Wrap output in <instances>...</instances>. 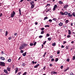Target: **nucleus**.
<instances>
[{"mask_svg": "<svg viewBox=\"0 0 75 75\" xmlns=\"http://www.w3.org/2000/svg\"><path fill=\"white\" fill-rule=\"evenodd\" d=\"M25 64L24 63L22 64V66L23 67H24V66H25Z\"/></svg>", "mask_w": 75, "mask_h": 75, "instance_id": "393cba45", "label": "nucleus"}, {"mask_svg": "<svg viewBox=\"0 0 75 75\" xmlns=\"http://www.w3.org/2000/svg\"><path fill=\"white\" fill-rule=\"evenodd\" d=\"M16 71H15V74H17V72H18V68L17 67H16Z\"/></svg>", "mask_w": 75, "mask_h": 75, "instance_id": "4468645a", "label": "nucleus"}, {"mask_svg": "<svg viewBox=\"0 0 75 75\" xmlns=\"http://www.w3.org/2000/svg\"><path fill=\"white\" fill-rule=\"evenodd\" d=\"M7 69L8 70V71L10 72V70L11 69V68L10 67H8L7 68Z\"/></svg>", "mask_w": 75, "mask_h": 75, "instance_id": "ddd939ff", "label": "nucleus"}, {"mask_svg": "<svg viewBox=\"0 0 75 75\" xmlns=\"http://www.w3.org/2000/svg\"><path fill=\"white\" fill-rule=\"evenodd\" d=\"M20 52L21 53H23V52H24V51H23V50H21L20 51Z\"/></svg>", "mask_w": 75, "mask_h": 75, "instance_id": "c9c22d12", "label": "nucleus"}, {"mask_svg": "<svg viewBox=\"0 0 75 75\" xmlns=\"http://www.w3.org/2000/svg\"><path fill=\"white\" fill-rule=\"evenodd\" d=\"M42 36H41V35H40L39 36V38H42Z\"/></svg>", "mask_w": 75, "mask_h": 75, "instance_id": "8fccbe9b", "label": "nucleus"}, {"mask_svg": "<svg viewBox=\"0 0 75 75\" xmlns=\"http://www.w3.org/2000/svg\"><path fill=\"white\" fill-rule=\"evenodd\" d=\"M57 19L56 18H54L52 19V20H54V21H56Z\"/></svg>", "mask_w": 75, "mask_h": 75, "instance_id": "79ce46f5", "label": "nucleus"}, {"mask_svg": "<svg viewBox=\"0 0 75 75\" xmlns=\"http://www.w3.org/2000/svg\"><path fill=\"white\" fill-rule=\"evenodd\" d=\"M30 46H33V43H30Z\"/></svg>", "mask_w": 75, "mask_h": 75, "instance_id": "58836bf2", "label": "nucleus"}, {"mask_svg": "<svg viewBox=\"0 0 75 75\" xmlns=\"http://www.w3.org/2000/svg\"><path fill=\"white\" fill-rule=\"evenodd\" d=\"M54 8H57V7H58V6H57V5H54Z\"/></svg>", "mask_w": 75, "mask_h": 75, "instance_id": "bb28decb", "label": "nucleus"}, {"mask_svg": "<svg viewBox=\"0 0 75 75\" xmlns=\"http://www.w3.org/2000/svg\"><path fill=\"white\" fill-rule=\"evenodd\" d=\"M67 62H69V59H67Z\"/></svg>", "mask_w": 75, "mask_h": 75, "instance_id": "13d9d810", "label": "nucleus"}, {"mask_svg": "<svg viewBox=\"0 0 75 75\" xmlns=\"http://www.w3.org/2000/svg\"><path fill=\"white\" fill-rule=\"evenodd\" d=\"M7 34H8V33H7V31H6V33H5V35L6 36H7Z\"/></svg>", "mask_w": 75, "mask_h": 75, "instance_id": "f704fd0d", "label": "nucleus"}, {"mask_svg": "<svg viewBox=\"0 0 75 75\" xmlns=\"http://www.w3.org/2000/svg\"><path fill=\"white\" fill-rule=\"evenodd\" d=\"M51 10V8H49L46 9L45 10V11H46V13H48V12L50 11Z\"/></svg>", "mask_w": 75, "mask_h": 75, "instance_id": "7ed1b4c3", "label": "nucleus"}, {"mask_svg": "<svg viewBox=\"0 0 75 75\" xmlns=\"http://www.w3.org/2000/svg\"><path fill=\"white\" fill-rule=\"evenodd\" d=\"M36 44H37V42H35L33 44L34 46H35V45H36Z\"/></svg>", "mask_w": 75, "mask_h": 75, "instance_id": "37998d69", "label": "nucleus"}, {"mask_svg": "<svg viewBox=\"0 0 75 75\" xmlns=\"http://www.w3.org/2000/svg\"><path fill=\"white\" fill-rule=\"evenodd\" d=\"M46 42H47V41H45V42L43 43V45H45V43H46Z\"/></svg>", "mask_w": 75, "mask_h": 75, "instance_id": "09e8293b", "label": "nucleus"}, {"mask_svg": "<svg viewBox=\"0 0 75 75\" xmlns=\"http://www.w3.org/2000/svg\"><path fill=\"white\" fill-rule=\"evenodd\" d=\"M41 30H42V31H43V30H44V28H42Z\"/></svg>", "mask_w": 75, "mask_h": 75, "instance_id": "0e129e2a", "label": "nucleus"}, {"mask_svg": "<svg viewBox=\"0 0 75 75\" xmlns=\"http://www.w3.org/2000/svg\"><path fill=\"white\" fill-rule=\"evenodd\" d=\"M66 43H67V42H66V41H64L63 42V44H65Z\"/></svg>", "mask_w": 75, "mask_h": 75, "instance_id": "69168bd1", "label": "nucleus"}, {"mask_svg": "<svg viewBox=\"0 0 75 75\" xmlns=\"http://www.w3.org/2000/svg\"><path fill=\"white\" fill-rule=\"evenodd\" d=\"M64 15H65L66 16H67V15H68V12H64Z\"/></svg>", "mask_w": 75, "mask_h": 75, "instance_id": "dca6fc26", "label": "nucleus"}, {"mask_svg": "<svg viewBox=\"0 0 75 75\" xmlns=\"http://www.w3.org/2000/svg\"><path fill=\"white\" fill-rule=\"evenodd\" d=\"M46 36H47V37H49L50 36V35L48 33H47L46 35Z\"/></svg>", "mask_w": 75, "mask_h": 75, "instance_id": "864d4df0", "label": "nucleus"}, {"mask_svg": "<svg viewBox=\"0 0 75 75\" xmlns=\"http://www.w3.org/2000/svg\"><path fill=\"white\" fill-rule=\"evenodd\" d=\"M72 15H73V16L74 17H75V13L73 12L72 13Z\"/></svg>", "mask_w": 75, "mask_h": 75, "instance_id": "7c9ffc66", "label": "nucleus"}, {"mask_svg": "<svg viewBox=\"0 0 75 75\" xmlns=\"http://www.w3.org/2000/svg\"><path fill=\"white\" fill-rule=\"evenodd\" d=\"M22 45L23 46V48H25V47H27V46L28 45V44L25 43H23V44Z\"/></svg>", "mask_w": 75, "mask_h": 75, "instance_id": "20e7f679", "label": "nucleus"}, {"mask_svg": "<svg viewBox=\"0 0 75 75\" xmlns=\"http://www.w3.org/2000/svg\"><path fill=\"white\" fill-rule=\"evenodd\" d=\"M2 54H4V52L3 51L1 52Z\"/></svg>", "mask_w": 75, "mask_h": 75, "instance_id": "e2e57ef3", "label": "nucleus"}, {"mask_svg": "<svg viewBox=\"0 0 75 75\" xmlns=\"http://www.w3.org/2000/svg\"><path fill=\"white\" fill-rule=\"evenodd\" d=\"M65 22H66V24H67V23H68V22H69V20H66Z\"/></svg>", "mask_w": 75, "mask_h": 75, "instance_id": "4be33fe9", "label": "nucleus"}, {"mask_svg": "<svg viewBox=\"0 0 75 75\" xmlns=\"http://www.w3.org/2000/svg\"><path fill=\"white\" fill-rule=\"evenodd\" d=\"M15 15L16 13H15V12H14V11H13V13H11V18H13V17H14V16Z\"/></svg>", "mask_w": 75, "mask_h": 75, "instance_id": "f257e3e1", "label": "nucleus"}, {"mask_svg": "<svg viewBox=\"0 0 75 75\" xmlns=\"http://www.w3.org/2000/svg\"><path fill=\"white\" fill-rule=\"evenodd\" d=\"M3 16V14H2V13H1L0 14V17H1V16Z\"/></svg>", "mask_w": 75, "mask_h": 75, "instance_id": "49530a36", "label": "nucleus"}, {"mask_svg": "<svg viewBox=\"0 0 75 75\" xmlns=\"http://www.w3.org/2000/svg\"><path fill=\"white\" fill-rule=\"evenodd\" d=\"M56 45V44H55V42L52 43V45H53V46H55Z\"/></svg>", "mask_w": 75, "mask_h": 75, "instance_id": "a878e982", "label": "nucleus"}, {"mask_svg": "<svg viewBox=\"0 0 75 75\" xmlns=\"http://www.w3.org/2000/svg\"><path fill=\"white\" fill-rule=\"evenodd\" d=\"M12 38H11V37H9L8 38V39L9 40H11V39Z\"/></svg>", "mask_w": 75, "mask_h": 75, "instance_id": "ea45409f", "label": "nucleus"}, {"mask_svg": "<svg viewBox=\"0 0 75 75\" xmlns=\"http://www.w3.org/2000/svg\"><path fill=\"white\" fill-rule=\"evenodd\" d=\"M44 33V31H42L41 32V34H43Z\"/></svg>", "mask_w": 75, "mask_h": 75, "instance_id": "473e14b6", "label": "nucleus"}, {"mask_svg": "<svg viewBox=\"0 0 75 75\" xmlns=\"http://www.w3.org/2000/svg\"><path fill=\"white\" fill-rule=\"evenodd\" d=\"M32 63L33 64H34V63H35V62H34V61H33L32 62Z\"/></svg>", "mask_w": 75, "mask_h": 75, "instance_id": "338daca9", "label": "nucleus"}, {"mask_svg": "<svg viewBox=\"0 0 75 75\" xmlns=\"http://www.w3.org/2000/svg\"><path fill=\"white\" fill-rule=\"evenodd\" d=\"M58 61V58H57L55 60V61L56 62H57Z\"/></svg>", "mask_w": 75, "mask_h": 75, "instance_id": "e433bc0d", "label": "nucleus"}, {"mask_svg": "<svg viewBox=\"0 0 75 75\" xmlns=\"http://www.w3.org/2000/svg\"><path fill=\"white\" fill-rule=\"evenodd\" d=\"M63 67H64L63 66H61V69H63Z\"/></svg>", "mask_w": 75, "mask_h": 75, "instance_id": "3c124183", "label": "nucleus"}, {"mask_svg": "<svg viewBox=\"0 0 75 75\" xmlns=\"http://www.w3.org/2000/svg\"><path fill=\"white\" fill-rule=\"evenodd\" d=\"M17 35V33H14V35H15V36H16V35Z\"/></svg>", "mask_w": 75, "mask_h": 75, "instance_id": "6e6d98bb", "label": "nucleus"}, {"mask_svg": "<svg viewBox=\"0 0 75 75\" xmlns=\"http://www.w3.org/2000/svg\"><path fill=\"white\" fill-rule=\"evenodd\" d=\"M55 10H56V8H54H54H53V11H55Z\"/></svg>", "mask_w": 75, "mask_h": 75, "instance_id": "c03bdc74", "label": "nucleus"}, {"mask_svg": "<svg viewBox=\"0 0 75 75\" xmlns=\"http://www.w3.org/2000/svg\"><path fill=\"white\" fill-rule=\"evenodd\" d=\"M48 41H51V38H48Z\"/></svg>", "mask_w": 75, "mask_h": 75, "instance_id": "c756f323", "label": "nucleus"}, {"mask_svg": "<svg viewBox=\"0 0 75 75\" xmlns=\"http://www.w3.org/2000/svg\"><path fill=\"white\" fill-rule=\"evenodd\" d=\"M4 72L6 74H8V72H7V70H6L5 69H4Z\"/></svg>", "mask_w": 75, "mask_h": 75, "instance_id": "1a4fd4ad", "label": "nucleus"}, {"mask_svg": "<svg viewBox=\"0 0 75 75\" xmlns=\"http://www.w3.org/2000/svg\"><path fill=\"white\" fill-rule=\"evenodd\" d=\"M60 51H58L57 52V54H59V53H60V52H60Z\"/></svg>", "mask_w": 75, "mask_h": 75, "instance_id": "052dcab7", "label": "nucleus"}, {"mask_svg": "<svg viewBox=\"0 0 75 75\" xmlns=\"http://www.w3.org/2000/svg\"><path fill=\"white\" fill-rule=\"evenodd\" d=\"M39 65H40V64H37L34 67V68H37V67H38V66H39Z\"/></svg>", "mask_w": 75, "mask_h": 75, "instance_id": "f8f14e48", "label": "nucleus"}, {"mask_svg": "<svg viewBox=\"0 0 75 75\" xmlns=\"http://www.w3.org/2000/svg\"><path fill=\"white\" fill-rule=\"evenodd\" d=\"M0 58L1 60H3V61L5 60V58L4 57H0Z\"/></svg>", "mask_w": 75, "mask_h": 75, "instance_id": "6e6552de", "label": "nucleus"}, {"mask_svg": "<svg viewBox=\"0 0 75 75\" xmlns=\"http://www.w3.org/2000/svg\"><path fill=\"white\" fill-rule=\"evenodd\" d=\"M50 57V58H53V56L51 55Z\"/></svg>", "mask_w": 75, "mask_h": 75, "instance_id": "4c0bfd02", "label": "nucleus"}, {"mask_svg": "<svg viewBox=\"0 0 75 75\" xmlns=\"http://www.w3.org/2000/svg\"><path fill=\"white\" fill-rule=\"evenodd\" d=\"M50 5H51L50 4H47V6H50Z\"/></svg>", "mask_w": 75, "mask_h": 75, "instance_id": "4d7b16f0", "label": "nucleus"}, {"mask_svg": "<svg viewBox=\"0 0 75 75\" xmlns=\"http://www.w3.org/2000/svg\"><path fill=\"white\" fill-rule=\"evenodd\" d=\"M68 7V5H65L64 6V8H67Z\"/></svg>", "mask_w": 75, "mask_h": 75, "instance_id": "9b49d317", "label": "nucleus"}, {"mask_svg": "<svg viewBox=\"0 0 75 75\" xmlns=\"http://www.w3.org/2000/svg\"><path fill=\"white\" fill-rule=\"evenodd\" d=\"M69 74L70 75H74V73H72V72H71Z\"/></svg>", "mask_w": 75, "mask_h": 75, "instance_id": "b1692460", "label": "nucleus"}, {"mask_svg": "<svg viewBox=\"0 0 75 75\" xmlns=\"http://www.w3.org/2000/svg\"><path fill=\"white\" fill-rule=\"evenodd\" d=\"M33 3H34V2L33 1H31V2H30V5H32L33 4Z\"/></svg>", "mask_w": 75, "mask_h": 75, "instance_id": "412c9836", "label": "nucleus"}, {"mask_svg": "<svg viewBox=\"0 0 75 75\" xmlns=\"http://www.w3.org/2000/svg\"><path fill=\"white\" fill-rule=\"evenodd\" d=\"M49 22H52V20H51V19H50V20H49Z\"/></svg>", "mask_w": 75, "mask_h": 75, "instance_id": "bf43d9fd", "label": "nucleus"}, {"mask_svg": "<svg viewBox=\"0 0 75 75\" xmlns=\"http://www.w3.org/2000/svg\"><path fill=\"white\" fill-rule=\"evenodd\" d=\"M48 18L47 17H46L44 18V20H46V19H48Z\"/></svg>", "mask_w": 75, "mask_h": 75, "instance_id": "2f4dec72", "label": "nucleus"}, {"mask_svg": "<svg viewBox=\"0 0 75 75\" xmlns=\"http://www.w3.org/2000/svg\"><path fill=\"white\" fill-rule=\"evenodd\" d=\"M60 14L61 15H62V16H64V13H63L62 12H60Z\"/></svg>", "mask_w": 75, "mask_h": 75, "instance_id": "a211bd4d", "label": "nucleus"}, {"mask_svg": "<svg viewBox=\"0 0 75 75\" xmlns=\"http://www.w3.org/2000/svg\"><path fill=\"white\" fill-rule=\"evenodd\" d=\"M32 5L31 6V8H34V4H32V5Z\"/></svg>", "mask_w": 75, "mask_h": 75, "instance_id": "c85d7f7f", "label": "nucleus"}, {"mask_svg": "<svg viewBox=\"0 0 75 75\" xmlns=\"http://www.w3.org/2000/svg\"><path fill=\"white\" fill-rule=\"evenodd\" d=\"M51 74H58L57 73V72H55V71H52L51 72Z\"/></svg>", "mask_w": 75, "mask_h": 75, "instance_id": "39448f33", "label": "nucleus"}, {"mask_svg": "<svg viewBox=\"0 0 75 75\" xmlns=\"http://www.w3.org/2000/svg\"><path fill=\"white\" fill-rule=\"evenodd\" d=\"M19 14H20L21 16V9H19Z\"/></svg>", "mask_w": 75, "mask_h": 75, "instance_id": "2eb2a0df", "label": "nucleus"}, {"mask_svg": "<svg viewBox=\"0 0 75 75\" xmlns=\"http://www.w3.org/2000/svg\"><path fill=\"white\" fill-rule=\"evenodd\" d=\"M68 68L67 69H65V70H64V71L66 72V71H67V70H68Z\"/></svg>", "mask_w": 75, "mask_h": 75, "instance_id": "a18cd8bd", "label": "nucleus"}, {"mask_svg": "<svg viewBox=\"0 0 75 75\" xmlns=\"http://www.w3.org/2000/svg\"><path fill=\"white\" fill-rule=\"evenodd\" d=\"M45 27L46 28L47 27H50V25H45Z\"/></svg>", "mask_w": 75, "mask_h": 75, "instance_id": "5701e85b", "label": "nucleus"}, {"mask_svg": "<svg viewBox=\"0 0 75 75\" xmlns=\"http://www.w3.org/2000/svg\"><path fill=\"white\" fill-rule=\"evenodd\" d=\"M46 69V67H45V66H44L43 68L44 70H45Z\"/></svg>", "mask_w": 75, "mask_h": 75, "instance_id": "603ef678", "label": "nucleus"}, {"mask_svg": "<svg viewBox=\"0 0 75 75\" xmlns=\"http://www.w3.org/2000/svg\"><path fill=\"white\" fill-rule=\"evenodd\" d=\"M63 25V23H60L59 24V26H62V25Z\"/></svg>", "mask_w": 75, "mask_h": 75, "instance_id": "6ab92c4d", "label": "nucleus"}, {"mask_svg": "<svg viewBox=\"0 0 75 75\" xmlns=\"http://www.w3.org/2000/svg\"><path fill=\"white\" fill-rule=\"evenodd\" d=\"M50 67H52L53 66L52 65V64H50Z\"/></svg>", "mask_w": 75, "mask_h": 75, "instance_id": "5fc2aeb1", "label": "nucleus"}, {"mask_svg": "<svg viewBox=\"0 0 75 75\" xmlns=\"http://www.w3.org/2000/svg\"><path fill=\"white\" fill-rule=\"evenodd\" d=\"M73 60H75V56H73Z\"/></svg>", "mask_w": 75, "mask_h": 75, "instance_id": "680f3d73", "label": "nucleus"}, {"mask_svg": "<svg viewBox=\"0 0 75 75\" xmlns=\"http://www.w3.org/2000/svg\"><path fill=\"white\" fill-rule=\"evenodd\" d=\"M59 4H63V2L61 1H60L59 2Z\"/></svg>", "mask_w": 75, "mask_h": 75, "instance_id": "f3484780", "label": "nucleus"}, {"mask_svg": "<svg viewBox=\"0 0 75 75\" xmlns=\"http://www.w3.org/2000/svg\"><path fill=\"white\" fill-rule=\"evenodd\" d=\"M70 37H71V36L70 35H69L67 36V38H69Z\"/></svg>", "mask_w": 75, "mask_h": 75, "instance_id": "de8ad7c7", "label": "nucleus"}, {"mask_svg": "<svg viewBox=\"0 0 75 75\" xmlns=\"http://www.w3.org/2000/svg\"><path fill=\"white\" fill-rule=\"evenodd\" d=\"M19 22H21L22 21V20L21 19H19Z\"/></svg>", "mask_w": 75, "mask_h": 75, "instance_id": "774afa93", "label": "nucleus"}, {"mask_svg": "<svg viewBox=\"0 0 75 75\" xmlns=\"http://www.w3.org/2000/svg\"><path fill=\"white\" fill-rule=\"evenodd\" d=\"M51 60L52 62H53V61H55V60L53 58Z\"/></svg>", "mask_w": 75, "mask_h": 75, "instance_id": "a19ab883", "label": "nucleus"}, {"mask_svg": "<svg viewBox=\"0 0 75 75\" xmlns=\"http://www.w3.org/2000/svg\"><path fill=\"white\" fill-rule=\"evenodd\" d=\"M26 54H27V52H25V53L23 54L22 55H23V57H25V56L26 55Z\"/></svg>", "mask_w": 75, "mask_h": 75, "instance_id": "9d476101", "label": "nucleus"}, {"mask_svg": "<svg viewBox=\"0 0 75 75\" xmlns=\"http://www.w3.org/2000/svg\"><path fill=\"white\" fill-rule=\"evenodd\" d=\"M68 16L69 17H71L72 16V14L71 15V13H68Z\"/></svg>", "mask_w": 75, "mask_h": 75, "instance_id": "0eeeda50", "label": "nucleus"}, {"mask_svg": "<svg viewBox=\"0 0 75 75\" xmlns=\"http://www.w3.org/2000/svg\"><path fill=\"white\" fill-rule=\"evenodd\" d=\"M68 32L69 35H71V30H69Z\"/></svg>", "mask_w": 75, "mask_h": 75, "instance_id": "aec40b11", "label": "nucleus"}, {"mask_svg": "<svg viewBox=\"0 0 75 75\" xmlns=\"http://www.w3.org/2000/svg\"><path fill=\"white\" fill-rule=\"evenodd\" d=\"M8 62H10L11 61V59H8L7 61Z\"/></svg>", "mask_w": 75, "mask_h": 75, "instance_id": "cd10ccee", "label": "nucleus"}, {"mask_svg": "<svg viewBox=\"0 0 75 75\" xmlns=\"http://www.w3.org/2000/svg\"><path fill=\"white\" fill-rule=\"evenodd\" d=\"M47 54V52H45L44 54L43 55V57H44L45 56V55H46V54Z\"/></svg>", "mask_w": 75, "mask_h": 75, "instance_id": "72a5a7b5", "label": "nucleus"}, {"mask_svg": "<svg viewBox=\"0 0 75 75\" xmlns=\"http://www.w3.org/2000/svg\"><path fill=\"white\" fill-rule=\"evenodd\" d=\"M24 47L23 45H21L20 47L19 50H23Z\"/></svg>", "mask_w": 75, "mask_h": 75, "instance_id": "423d86ee", "label": "nucleus"}, {"mask_svg": "<svg viewBox=\"0 0 75 75\" xmlns=\"http://www.w3.org/2000/svg\"><path fill=\"white\" fill-rule=\"evenodd\" d=\"M0 66H2V67H5V63H4V62H0Z\"/></svg>", "mask_w": 75, "mask_h": 75, "instance_id": "f03ea898", "label": "nucleus"}]
</instances>
